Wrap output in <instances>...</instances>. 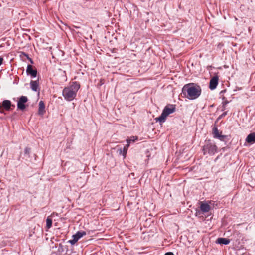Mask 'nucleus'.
Here are the masks:
<instances>
[{"mask_svg":"<svg viewBox=\"0 0 255 255\" xmlns=\"http://www.w3.org/2000/svg\"><path fill=\"white\" fill-rule=\"evenodd\" d=\"M218 148L215 144L210 140H205V144L202 147V150L204 155L209 154L213 155L217 151Z\"/></svg>","mask_w":255,"mask_h":255,"instance_id":"nucleus-4","label":"nucleus"},{"mask_svg":"<svg viewBox=\"0 0 255 255\" xmlns=\"http://www.w3.org/2000/svg\"><path fill=\"white\" fill-rule=\"evenodd\" d=\"M30 86L32 90L34 91H37L38 90V82L37 81H33L32 80L30 82Z\"/></svg>","mask_w":255,"mask_h":255,"instance_id":"nucleus-16","label":"nucleus"},{"mask_svg":"<svg viewBox=\"0 0 255 255\" xmlns=\"http://www.w3.org/2000/svg\"><path fill=\"white\" fill-rule=\"evenodd\" d=\"M3 60V58L0 57V66L2 64Z\"/></svg>","mask_w":255,"mask_h":255,"instance_id":"nucleus-23","label":"nucleus"},{"mask_svg":"<svg viewBox=\"0 0 255 255\" xmlns=\"http://www.w3.org/2000/svg\"><path fill=\"white\" fill-rule=\"evenodd\" d=\"M213 133L214 138H218L221 141H224L226 137V136L222 135L221 132H219L216 128H213Z\"/></svg>","mask_w":255,"mask_h":255,"instance_id":"nucleus-8","label":"nucleus"},{"mask_svg":"<svg viewBox=\"0 0 255 255\" xmlns=\"http://www.w3.org/2000/svg\"><path fill=\"white\" fill-rule=\"evenodd\" d=\"M230 242V240L227 238H219L217 240V243L220 244L228 245Z\"/></svg>","mask_w":255,"mask_h":255,"instance_id":"nucleus-15","label":"nucleus"},{"mask_svg":"<svg viewBox=\"0 0 255 255\" xmlns=\"http://www.w3.org/2000/svg\"><path fill=\"white\" fill-rule=\"evenodd\" d=\"M138 139V138L137 136H132L129 139H127V142L128 143L130 144V143L132 142H135Z\"/></svg>","mask_w":255,"mask_h":255,"instance_id":"nucleus-18","label":"nucleus"},{"mask_svg":"<svg viewBox=\"0 0 255 255\" xmlns=\"http://www.w3.org/2000/svg\"><path fill=\"white\" fill-rule=\"evenodd\" d=\"M22 55H23L25 56V57H27V58L28 60H29V61H30V62H31V63H33V61H32V60L30 58H29V57L28 55L27 54H26L25 53H24V52H21V55H20V56H21Z\"/></svg>","mask_w":255,"mask_h":255,"instance_id":"nucleus-19","label":"nucleus"},{"mask_svg":"<svg viewBox=\"0 0 255 255\" xmlns=\"http://www.w3.org/2000/svg\"><path fill=\"white\" fill-rule=\"evenodd\" d=\"M246 142L249 143H254L255 142V133H251L248 135L246 139Z\"/></svg>","mask_w":255,"mask_h":255,"instance_id":"nucleus-13","label":"nucleus"},{"mask_svg":"<svg viewBox=\"0 0 255 255\" xmlns=\"http://www.w3.org/2000/svg\"><path fill=\"white\" fill-rule=\"evenodd\" d=\"M28 101V99L26 96H21L17 102V108L20 110L23 111L26 108L25 104Z\"/></svg>","mask_w":255,"mask_h":255,"instance_id":"nucleus-5","label":"nucleus"},{"mask_svg":"<svg viewBox=\"0 0 255 255\" xmlns=\"http://www.w3.org/2000/svg\"><path fill=\"white\" fill-rule=\"evenodd\" d=\"M52 220L49 217L46 219V227L48 229H50L52 227Z\"/></svg>","mask_w":255,"mask_h":255,"instance_id":"nucleus-17","label":"nucleus"},{"mask_svg":"<svg viewBox=\"0 0 255 255\" xmlns=\"http://www.w3.org/2000/svg\"><path fill=\"white\" fill-rule=\"evenodd\" d=\"M164 255H174L172 252H167Z\"/></svg>","mask_w":255,"mask_h":255,"instance_id":"nucleus-22","label":"nucleus"},{"mask_svg":"<svg viewBox=\"0 0 255 255\" xmlns=\"http://www.w3.org/2000/svg\"><path fill=\"white\" fill-rule=\"evenodd\" d=\"M30 152V148L26 147L24 149L25 154L29 155Z\"/></svg>","mask_w":255,"mask_h":255,"instance_id":"nucleus-20","label":"nucleus"},{"mask_svg":"<svg viewBox=\"0 0 255 255\" xmlns=\"http://www.w3.org/2000/svg\"><path fill=\"white\" fill-rule=\"evenodd\" d=\"M182 92L184 97L190 100H194L200 96L201 88L196 84L191 83L183 86Z\"/></svg>","mask_w":255,"mask_h":255,"instance_id":"nucleus-1","label":"nucleus"},{"mask_svg":"<svg viewBox=\"0 0 255 255\" xmlns=\"http://www.w3.org/2000/svg\"><path fill=\"white\" fill-rule=\"evenodd\" d=\"M80 87V85L78 82H73L69 86L65 87L62 92L64 98L69 101L73 100L75 98Z\"/></svg>","mask_w":255,"mask_h":255,"instance_id":"nucleus-2","label":"nucleus"},{"mask_svg":"<svg viewBox=\"0 0 255 255\" xmlns=\"http://www.w3.org/2000/svg\"><path fill=\"white\" fill-rule=\"evenodd\" d=\"M1 107H2L4 110L6 111H9L11 109V107L12 106L13 107H15L14 105H12L11 104V102L10 101L8 100H4L1 105Z\"/></svg>","mask_w":255,"mask_h":255,"instance_id":"nucleus-10","label":"nucleus"},{"mask_svg":"<svg viewBox=\"0 0 255 255\" xmlns=\"http://www.w3.org/2000/svg\"><path fill=\"white\" fill-rule=\"evenodd\" d=\"M45 112V104L43 101H40L39 103V109H38V114L40 115H43L44 113Z\"/></svg>","mask_w":255,"mask_h":255,"instance_id":"nucleus-12","label":"nucleus"},{"mask_svg":"<svg viewBox=\"0 0 255 255\" xmlns=\"http://www.w3.org/2000/svg\"><path fill=\"white\" fill-rule=\"evenodd\" d=\"M0 112L1 113H4V109L2 107H1L0 104Z\"/></svg>","mask_w":255,"mask_h":255,"instance_id":"nucleus-21","label":"nucleus"},{"mask_svg":"<svg viewBox=\"0 0 255 255\" xmlns=\"http://www.w3.org/2000/svg\"><path fill=\"white\" fill-rule=\"evenodd\" d=\"M86 235V232L84 231H78L76 233L75 235H73L72 236L73 239L69 240V242L72 245H74L78 241V240L82 237L83 236Z\"/></svg>","mask_w":255,"mask_h":255,"instance_id":"nucleus-6","label":"nucleus"},{"mask_svg":"<svg viewBox=\"0 0 255 255\" xmlns=\"http://www.w3.org/2000/svg\"><path fill=\"white\" fill-rule=\"evenodd\" d=\"M219 78L218 76H214L210 81L209 88L211 90L215 89L218 84Z\"/></svg>","mask_w":255,"mask_h":255,"instance_id":"nucleus-7","label":"nucleus"},{"mask_svg":"<svg viewBox=\"0 0 255 255\" xmlns=\"http://www.w3.org/2000/svg\"><path fill=\"white\" fill-rule=\"evenodd\" d=\"M200 208L202 213L208 212L211 210V206L207 203L200 202Z\"/></svg>","mask_w":255,"mask_h":255,"instance_id":"nucleus-9","label":"nucleus"},{"mask_svg":"<svg viewBox=\"0 0 255 255\" xmlns=\"http://www.w3.org/2000/svg\"><path fill=\"white\" fill-rule=\"evenodd\" d=\"M175 105L169 104L165 107L161 115L155 119L157 122L163 123L165 122L166 117L170 114L173 113L175 111Z\"/></svg>","mask_w":255,"mask_h":255,"instance_id":"nucleus-3","label":"nucleus"},{"mask_svg":"<svg viewBox=\"0 0 255 255\" xmlns=\"http://www.w3.org/2000/svg\"><path fill=\"white\" fill-rule=\"evenodd\" d=\"M26 72L28 74L30 75L33 77H35L37 73L36 69H34L32 66L31 65H28L27 66Z\"/></svg>","mask_w":255,"mask_h":255,"instance_id":"nucleus-11","label":"nucleus"},{"mask_svg":"<svg viewBox=\"0 0 255 255\" xmlns=\"http://www.w3.org/2000/svg\"><path fill=\"white\" fill-rule=\"evenodd\" d=\"M227 114V112L223 113L222 115V116H225Z\"/></svg>","mask_w":255,"mask_h":255,"instance_id":"nucleus-24","label":"nucleus"},{"mask_svg":"<svg viewBox=\"0 0 255 255\" xmlns=\"http://www.w3.org/2000/svg\"><path fill=\"white\" fill-rule=\"evenodd\" d=\"M129 146V144L127 143V144H126L124 147L123 149L120 148L118 150L119 152V154L123 155L124 158L126 156V154H127V151H128Z\"/></svg>","mask_w":255,"mask_h":255,"instance_id":"nucleus-14","label":"nucleus"}]
</instances>
